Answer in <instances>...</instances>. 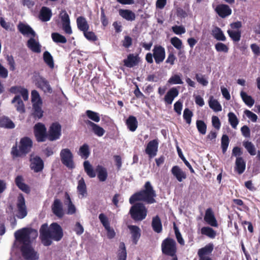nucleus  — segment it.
I'll return each mask as SVG.
<instances>
[{"mask_svg":"<svg viewBox=\"0 0 260 260\" xmlns=\"http://www.w3.org/2000/svg\"><path fill=\"white\" fill-rule=\"evenodd\" d=\"M63 230L61 226L56 222L52 223L49 227L47 223L43 224L40 229V238L43 245L48 246L51 245L52 241H60L63 237Z\"/></svg>","mask_w":260,"mask_h":260,"instance_id":"f257e3e1","label":"nucleus"},{"mask_svg":"<svg viewBox=\"0 0 260 260\" xmlns=\"http://www.w3.org/2000/svg\"><path fill=\"white\" fill-rule=\"evenodd\" d=\"M143 189L133 194L129 199V202L133 205L137 201H143L151 204L156 202V193L149 181L145 182Z\"/></svg>","mask_w":260,"mask_h":260,"instance_id":"f03ea898","label":"nucleus"},{"mask_svg":"<svg viewBox=\"0 0 260 260\" xmlns=\"http://www.w3.org/2000/svg\"><path fill=\"white\" fill-rule=\"evenodd\" d=\"M33 146L32 140L28 137L21 138L18 148L17 143L11 148V154L13 159L22 157L29 153Z\"/></svg>","mask_w":260,"mask_h":260,"instance_id":"7ed1b4c3","label":"nucleus"},{"mask_svg":"<svg viewBox=\"0 0 260 260\" xmlns=\"http://www.w3.org/2000/svg\"><path fill=\"white\" fill-rule=\"evenodd\" d=\"M38 235L37 230L24 228L18 230L14 233L16 240L19 242H27L31 243L30 238L35 239Z\"/></svg>","mask_w":260,"mask_h":260,"instance_id":"20e7f679","label":"nucleus"},{"mask_svg":"<svg viewBox=\"0 0 260 260\" xmlns=\"http://www.w3.org/2000/svg\"><path fill=\"white\" fill-rule=\"evenodd\" d=\"M129 214L135 221H142L147 216V209L142 203H134L130 209Z\"/></svg>","mask_w":260,"mask_h":260,"instance_id":"39448f33","label":"nucleus"},{"mask_svg":"<svg viewBox=\"0 0 260 260\" xmlns=\"http://www.w3.org/2000/svg\"><path fill=\"white\" fill-rule=\"evenodd\" d=\"M161 249L162 254L169 256H176L177 248L176 241L173 238L168 237L161 243Z\"/></svg>","mask_w":260,"mask_h":260,"instance_id":"423d86ee","label":"nucleus"},{"mask_svg":"<svg viewBox=\"0 0 260 260\" xmlns=\"http://www.w3.org/2000/svg\"><path fill=\"white\" fill-rule=\"evenodd\" d=\"M23 245L21 247L22 256L26 260H37L39 258L37 252L31 246V243L20 242Z\"/></svg>","mask_w":260,"mask_h":260,"instance_id":"0eeeda50","label":"nucleus"},{"mask_svg":"<svg viewBox=\"0 0 260 260\" xmlns=\"http://www.w3.org/2000/svg\"><path fill=\"white\" fill-rule=\"evenodd\" d=\"M60 157L61 163L69 169L75 168L74 156L69 148H64L60 152Z\"/></svg>","mask_w":260,"mask_h":260,"instance_id":"6e6552de","label":"nucleus"},{"mask_svg":"<svg viewBox=\"0 0 260 260\" xmlns=\"http://www.w3.org/2000/svg\"><path fill=\"white\" fill-rule=\"evenodd\" d=\"M61 135V126L57 122L52 123L48 132V139L50 141L60 138Z\"/></svg>","mask_w":260,"mask_h":260,"instance_id":"1a4fd4ad","label":"nucleus"},{"mask_svg":"<svg viewBox=\"0 0 260 260\" xmlns=\"http://www.w3.org/2000/svg\"><path fill=\"white\" fill-rule=\"evenodd\" d=\"M34 135L38 142H45L48 139V133L44 124L38 123L34 126Z\"/></svg>","mask_w":260,"mask_h":260,"instance_id":"9d476101","label":"nucleus"},{"mask_svg":"<svg viewBox=\"0 0 260 260\" xmlns=\"http://www.w3.org/2000/svg\"><path fill=\"white\" fill-rule=\"evenodd\" d=\"M16 207L17 209V217L20 219L24 218L27 214V211L25 199L22 193L19 194L17 197Z\"/></svg>","mask_w":260,"mask_h":260,"instance_id":"9b49d317","label":"nucleus"},{"mask_svg":"<svg viewBox=\"0 0 260 260\" xmlns=\"http://www.w3.org/2000/svg\"><path fill=\"white\" fill-rule=\"evenodd\" d=\"M35 82L37 87L41 89L44 92L49 93L52 92V89L49 81L44 77L39 76L36 78Z\"/></svg>","mask_w":260,"mask_h":260,"instance_id":"f8f14e48","label":"nucleus"},{"mask_svg":"<svg viewBox=\"0 0 260 260\" xmlns=\"http://www.w3.org/2000/svg\"><path fill=\"white\" fill-rule=\"evenodd\" d=\"M153 58L156 64L162 62L166 57V51L164 47L155 45L152 50Z\"/></svg>","mask_w":260,"mask_h":260,"instance_id":"ddd939ff","label":"nucleus"},{"mask_svg":"<svg viewBox=\"0 0 260 260\" xmlns=\"http://www.w3.org/2000/svg\"><path fill=\"white\" fill-rule=\"evenodd\" d=\"M158 147V139H154L149 141L146 147L145 153L148 155L149 158H152L157 154Z\"/></svg>","mask_w":260,"mask_h":260,"instance_id":"4468645a","label":"nucleus"},{"mask_svg":"<svg viewBox=\"0 0 260 260\" xmlns=\"http://www.w3.org/2000/svg\"><path fill=\"white\" fill-rule=\"evenodd\" d=\"M30 168L35 173L41 172L44 167V164L42 158L36 155L30 159Z\"/></svg>","mask_w":260,"mask_h":260,"instance_id":"2eb2a0df","label":"nucleus"},{"mask_svg":"<svg viewBox=\"0 0 260 260\" xmlns=\"http://www.w3.org/2000/svg\"><path fill=\"white\" fill-rule=\"evenodd\" d=\"M141 61V58L138 54H129L127 58L123 60V65L129 68H133L138 66Z\"/></svg>","mask_w":260,"mask_h":260,"instance_id":"dca6fc26","label":"nucleus"},{"mask_svg":"<svg viewBox=\"0 0 260 260\" xmlns=\"http://www.w3.org/2000/svg\"><path fill=\"white\" fill-rule=\"evenodd\" d=\"M204 219L208 224L211 226L217 227L218 226L217 221L211 208L206 209Z\"/></svg>","mask_w":260,"mask_h":260,"instance_id":"f3484780","label":"nucleus"},{"mask_svg":"<svg viewBox=\"0 0 260 260\" xmlns=\"http://www.w3.org/2000/svg\"><path fill=\"white\" fill-rule=\"evenodd\" d=\"M51 210L53 213L59 218L64 215L62 204L58 199H54L51 206Z\"/></svg>","mask_w":260,"mask_h":260,"instance_id":"a211bd4d","label":"nucleus"},{"mask_svg":"<svg viewBox=\"0 0 260 260\" xmlns=\"http://www.w3.org/2000/svg\"><path fill=\"white\" fill-rule=\"evenodd\" d=\"M215 11L219 17L224 18L232 14V9L225 4L218 5L215 9Z\"/></svg>","mask_w":260,"mask_h":260,"instance_id":"6ab92c4d","label":"nucleus"},{"mask_svg":"<svg viewBox=\"0 0 260 260\" xmlns=\"http://www.w3.org/2000/svg\"><path fill=\"white\" fill-rule=\"evenodd\" d=\"M85 123L91 128L93 133L97 136L102 137L104 135L105 129L98 124L89 120H85Z\"/></svg>","mask_w":260,"mask_h":260,"instance_id":"aec40b11","label":"nucleus"},{"mask_svg":"<svg viewBox=\"0 0 260 260\" xmlns=\"http://www.w3.org/2000/svg\"><path fill=\"white\" fill-rule=\"evenodd\" d=\"M179 94V91L176 87L171 88L167 92L164 98L166 105H171L174 99Z\"/></svg>","mask_w":260,"mask_h":260,"instance_id":"412c9836","label":"nucleus"},{"mask_svg":"<svg viewBox=\"0 0 260 260\" xmlns=\"http://www.w3.org/2000/svg\"><path fill=\"white\" fill-rule=\"evenodd\" d=\"M17 28L19 32L23 35H31L32 37L36 36V32L28 24L20 22L17 25Z\"/></svg>","mask_w":260,"mask_h":260,"instance_id":"4be33fe9","label":"nucleus"},{"mask_svg":"<svg viewBox=\"0 0 260 260\" xmlns=\"http://www.w3.org/2000/svg\"><path fill=\"white\" fill-rule=\"evenodd\" d=\"M172 174L179 182H182L187 177L186 173L179 166H173L171 170Z\"/></svg>","mask_w":260,"mask_h":260,"instance_id":"5701e85b","label":"nucleus"},{"mask_svg":"<svg viewBox=\"0 0 260 260\" xmlns=\"http://www.w3.org/2000/svg\"><path fill=\"white\" fill-rule=\"evenodd\" d=\"M52 15L51 10L43 6L40 10L39 18L43 22H47L50 20Z\"/></svg>","mask_w":260,"mask_h":260,"instance_id":"b1692460","label":"nucleus"},{"mask_svg":"<svg viewBox=\"0 0 260 260\" xmlns=\"http://www.w3.org/2000/svg\"><path fill=\"white\" fill-rule=\"evenodd\" d=\"M246 169V162L242 157H237L235 161V171L238 174H242Z\"/></svg>","mask_w":260,"mask_h":260,"instance_id":"393cba45","label":"nucleus"},{"mask_svg":"<svg viewBox=\"0 0 260 260\" xmlns=\"http://www.w3.org/2000/svg\"><path fill=\"white\" fill-rule=\"evenodd\" d=\"M10 92L13 93H20L24 101H27L28 98V90L21 86H12L11 87Z\"/></svg>","mask_w":260,"mask_h":260,"instance_id":"a878e982","label":"nucleus"},{"mask_svg":"<svg viewBox=\"0 0 260 260\" xmlns=\"http://www.w3.org/2000/svg\"><path fill=\"white\" fill-rule=\"evenodd\" d=\"M78 194L81 196V198L86 197L87 195V187L85 182L84 179L82 177L78 181V185L77 187Z\"/></svg>","mask_w":260,"mask_h":260,"instance_id":"bb28decb","label":"nucleus"},{"mask_svg":"<svg viewBox=\"0 0 260 260\" xmlns=\"http://www.w3.org/2000/svg\"><path fill=\"white\" fill-rule=\"evenodd\" d=\"M214 249L213 244L210 243L207 244L205 246L200 248L198 252L199 257H208V255L210 254L213 251Z\"/></svg>","mask_w":260,"mask_h":260,"instance_id":"cd10ccee","label":"nucleus"},{"mask_svg":"<svg viewBox=\"0 0 260 260\" xmlns=\"http://www.w3.org/2000/svg\"><path fill=\"white\" fill-rule=\"evenodd\" d=\"M119 15L127 21H133L136 19V15L134 12L130 10L119 9Z\"/></svg>","mask_w":260,"mask_h":260,"instance_id":"c85d7f7f","label":"nucleus"},{"mask_svg":"<svg viewBox=\"0 0 260 260\" xmlns=\"http://www.w3.org/2000/svg\"><path fill=\"white\" fill-rule=\"evenodd\" d=\"M96 173L100 181L104 182L108 178L107 169L101 165H98L96 167Z\"/></svg>","mask_w":260,"mask_h":260,"instance_id":"c756f323","label":"nucleus"},{"mask_svg":"<svg viewBox=\"0 0 260 260\" xmlns=\"http://www.w3.org/2000/svg\"><path fill=\"white\" fill-rule=\"evenodd\" d=\"M12 103H15V107L16 110L20 113H23L25 112L24 104L22 101L19 95H15L12 101Z\"/></svg>","mask_w":260,"mask_h":260,"instance_id":"7c9ffc66","label":"nucleus"},{"mask_svg":"<svg viewBox=\"0 0 260 260\" xmlns=\"http://www.w3.org/2000/svg\"><path fill=\"white\" fill-rule=\"evenodd\" d=\"M77 25L79 30L83 32L88 30L89 25L86 19L83 16H79L77 18Z\"/></svg>","mask_w":260,"mask_h":260,"instance_id":"2f4dec72","label":"nucleus"},{"mask_svg":"<svg viewBox=\"0 0 260 260\" xmlns=\"http://www.w3.org/2000/svg\"><path fill=\"white\" fill-rule=\"evenodd\" d=\"M128 228L131 231L133 243L137 244L141 236L140 229L137 225H129Z\"/></svg>","mask_w":260,"mask_h":260,"instance_id":"473e14b6","label":"nucleus"},{"mask_svg":"<svg viewBox=\"0 0 260 260\" xmlns=\"http://www.w3.org/2000/svg\"><path fill=\"white\" fill-rule=\"evenodd\" d=\"M127 128L131 132H135L138 127V122L136 117L129 116L125 121Z\"/></svg>","mask_w":260,"mask_h":260,"instance_id":"72a5a7b5","label":"nucleus"},{"mask_svg":"<svg viewBox=\"0 0 260 260\" xmlns=\"http://www.w3.org/2000/svg\"><path fill=\"white\" fill-rule=\"evenodd\" d=\"M151 226L153 230L155 232L157 233H160L162 232V223L158 215H156L152 218Z\"/></svg>","mask_w":260,"mask_h":260,"instance_id":"f704fd0d","label":"nucleus"},{"mask_svg":"<svg viewBox=\"0 0 260 260\" xmlns=\"http://www.w3.org/2000/svg\"><path fill=\"white\" fill-rule=\"evenodd\" d=\"M23 181L24 179L21 175H18L15 178V182L17 186L23 191L28 193L30 190L29 187Z\"/></svg>","mask_w":260,"mask_h":260,"instance_id":"c9c22d12","label":"nucleus"},{"mask_svg":"<svg viewBox=\"0 0 260 260\" xmlns=\"http://www.w3.org/2000/svg\"><path fill=\"white\" fill-rule=\"evenodd\" d=\"M27 47L33 52L40 53L41 51V45L33 38H30L27 42Z\"/></svg>","mask_w":260,"mask_h":260,"instance_id":"e433bc0d","label":"nucleus"},{"mask_svg":"<svg viewBox=\"0 0 260 260\" xmlns=\"http://www.w3.org/2000/svg\"><path fill=\"white\" fill-rule=\"evenodd\" d=\"M14 123L8 117L3 116L0 118V127L8 129L14 128Z\"/></svg>","mask_w":260,"mask_h":260,"instance_id":"4c0bfd02","label":"nucleus"},{"mask_svg":"<svg viewBox=\"0 0 260 260\" xmlns=\"http://www.w3.org/2000/svg\"><path fill=\"white\" fill-rule=\"evenodd\" d=\"M42 105L38 104H32V115L35 119H40L43 116V111L42 109Z\"/></svg>","mask_w":260,"mask_h":260,"instance_id":"58836bf2","label":"nucleus"},{"mask_svg":"<svg viewBox=\"0 0 260 260\" xmlns=\"http://www.w3.org/2000/svg\"><path fill=\"white\" fill-rule=\"evenodd\" d=\"M90 149L89 145L85 143L81 146L79 148L78 154L82 158L87 159L90 155Z\"/></svg>","mask_w":260,"mask_h":260,"instance_id":"ea45409f","label":"nucleus"},{"mask_svg":"<svg viewBox=\"0 0 260 260\" xmlns=\"http://www.w3.org/2000/svg\"><path fill=\"white\" fill-rule=\"evenodd\" d=\"M126 257L127 252L125 244L123 242H120L117 251L118 260H126Z\"/></svg>","mask_w":260,"mask_h":260,"instance_id":"a19ab883","label":"nucleus"},{"mask_svg":"<svg viewBox=\"0 0 260 260\" xmlns=\"http://www.w3.org/2000/svg\"><path fill=\"white\" fill-rule=\"evenodd\" d=\"M84 171L90 178H94L96 176V170L95 171L90 162L86 160L83 163Z\"/></svg>","mask_w":260,"mask_h":260,"instance_id":"79ce46f5","label":"nucleus"},{"mask_svg":"<svg viewBox=\"0 0 260 260\" xmlns=\"http://www.w3.org/2000/svg\"><path fill=\"white\" fill-rule=\"evenodd\" d=\"M201 233L211 239H214L216 236V231L209 226L203 227L201 230Z\"/></svg>","mask_w":260,"mask_h":260,"instance_id":"37998d69","label":"nucleus"},{"mask_svg":"<svg viewBox=\"0 0 260 260\" xmlns=\"http://www.w3.org/2000/svg\"><path fill=\"white\" fill-rule=\"evenodd\" d=\"M243 146L250 155L253 156L256 154V148L251 142L249 141H244Z\"/></svg>","mask_w":260,"mask_h":260,"instance_id":"c03bdc74","label":"nucleus"},{"mask_svg":"<svg viewBox=\"0 0 260 260\" xmlns=\"http://www.w3.org/2000/svg\"><path fill=\"white\" fill-rule=\"evenodd\" d=\"M86 116L92 122H99L100 121V115L99 113L87 110L85 111Z\"/></svg>","mask_w":260,"mask_h":260,"instance_id":"a18cd8bd","label":"nucleus"},{"mask_svg":"<svg viewBox=\"0 0 260 260\" xmlns=\"http://www.w3.org/2000/svg\"><path fill=\"white\" fill-rule=\"evenodd\" d=\"M228 116L229 122L231 126L234 129L236 128L239 121L235 114L233 112H230L228 113Z\"/></svg>","mask_w":260,"mask_h":260,"instance_id":"49530a36","label":"nucleus"},{"mask_svg":"<svg viewBox=\"0 0 260 260\" xmlns=\"http://www.w3.org/2000/svg\"><path fill=\"white\" fill-rule=\"evenodd\" d=\"M43 59L44 62L51 68H54V61L53 57L51 54L47 51L43 53Z\"/></svg>","mask_w":260,"mask_h":260,"instance_id":"de8ad7c7","label":"nucleus"},{"mask_svg":"<svg viewBox=\"0 0 260 260\" xmlns=\"http://www.w3.org/2000/svg\"><path fill=\"white\" fill-rule=\"evenodd\" d=\"M52 40L56 43L64 44L67 43V40L66 37L58 32H53L51 34Z\"/></svg>","mask_w":260,"mask_h":260,"instance_id":"09e8293b","label":"nucleus"},{"mask_svg":"<svg viewBox=\"0 0 260 260\" xmlns=\"http://www.w3.org/2000/svg\"><path fill=\"white\" fill-rule=\"evenodd\" d=\"M230 140L228 136L226 135H223L221 139V148L223 154L225 153L226 152Z\"/></svg>","mask_w":260,"mask_h":260,"instance_id":"8fccbe9b","label":"nucleus"},{"mask_svg":"<svg viewBox=\"0 0 260 260\" xmlns=\"http://www.w3.org/2000/svg\"><path fill=\"white\" fill-rule=\"evenodd\" d=\"M240 95L244 101V102L248 106H252L254 103V100L252 98L248 95L246 92L242 91L240 93Z\"/></svg>","mask_w":260,"mask_h":260,"instance_id":"3c124183","label":"nucleus"},{"mask_svg":"<svg viewBox=\"0 0 260 260\" xmlns=\"http://www.w3.org/2000/svg\"><path fill=\"white\" fill-rule=\"evenodd\" d=\"M213 32L214 34V37L217 40L222 41H225L226 38L220 28L216 27Z\"/></svg>","mask_w":260,"mask_h":260,"instance_id":"603ef678","label":"nucleus"},{"mask_svg":"<svg viewBox=\"0 0 260 260\" xmlns=\"http://www.w3.org/2000/svg\"><path fill=\"white\" fill-rule=\"evenodd\" d=\"M197 128L199 132L202 135H205L207 131V125L202 120H197L196 121Z\"/></svg>","mask_w":260,"mask_h":260,"instance_id":"864d4df0","label":"nucleus"},{"mask_svg":"<svg viewBox=\"0 0 260 260\" xmlns=\"http://www.w3.org/2000/svg\"><path fill=\"white\" fill-rule=\"evenodd\" d=\"M192 112L188 108H185L183 111V117L186 123L190 124L191 122V118L193 116Z\"/></svg>","mask_w":260,"mask_h":260,"instance_id":"5fc2aeb1","label":"nucleus"},{"mask_svg":"<svg viewBox=\"0 0 260 260\" xmlns=\"http://www.w3.org/2000/svg\"><path fill=\"white\" fill-rule=\"evenodd\" d=\"M31 97L32 104H40V105H42V101L39 92L37 90H33L31 91Z\"/></svg>","mask_w":260,"mask_h":260,"instance_id":"6e6d98bb","label":"nucleus"},{"mask_svg":"<svg viewBox=\"0 0 260 260\" xmlns=\"http://www.w3.org/2000/svg\"><path fill=\"white\" fill-rule=\"evenodd\" d=\"M209 105L210 108L215 112H219L222 110L221 105L216 100H210L209 102Z\"/></svg>","mask_w":260,"mask_h":260,"instance_id":"4d7b16f0","label":"nucleus"},{"mask_svg":"<svg viewBox=\"0 0 260 260\" xmlns=\"http://www.w3.org/2000/svg\"><path fill=\"white\" fill-rule=\"evenodd\" d=\"M228 32L229 36L234 41L238 42L240 41L241 36V31L228 30Z\"/></svg>","mask_w":260,"mask_h":260,"instance_id":"13d9d810","label":"nucleus"},{"mask_svg":"<svg viewBox=\"0 0 260 260\" xmlns=\"http://www.w3.org/2000/svg\"><path fill=\"white\" fill-rule=\"evenodd\" d=\"M177 151H178L179 156L181 158V159L184 162L185 165L188 167V168L190 170V172L191 173H194V171L192 167H191V166L190 165L189 162L186 159L185 157L183 155L181 149L179 147H177Z\"/></svg>","mask_w":260,"mask_h":260,"instance_id":"bf43d9fd","label":"nucleus"},{"mask_svg":"<svg viewBox=\"0 0 260 260\" xmlns=\"http://www.w3.org/2000/svg\"><path fill=\"white\" fill-rule=\"evenodd\" d=\"M83 32L85 38L88 41L95 42L98 40L97 36L93 31L86 30L85 31H83Z\"/></svg>","mask_w":260,"mask_h":260,"instance_id":"052dcab7","label":"nucleus"},{"mask_svg":"<svg viewBox=\"0 0 260 260\" xmlns=\"http://www.w3.org/2000/svg\"><path fill=\"white\" fill-rule=\"evenodd\" d=\"M171 43L177 49L180 50L182 48V41L176 37H174L171 39Z\"/></svg>","mask_w":260,"mask_h":260,"instance_id":"680f3d73","label":"nucleus"},{"mask_svg":"<svg viewBox=\"0 0 260 260\" xmlns=\"http://www.w3.org/2000/svg\"><path fill=\"white\" fill-rule=\"evenodd\" d=\"M168 82L171 84H181L183 83L180 76L177 74L172 76L169 79Z\"/></svg>","mask_w":260,"mask_h":260,"instance_id":"e2e57ef3","label":"nucleus"},{"mask_svg":"<svg viewBox=\"0 0 260 260\" xmlns=\"http://www.w3.org/2000/svg\"><path fill=\"white\" fill-rule=\"evenodd\" d=\"M99 218L105 229L108 228L110 226L108 217L104 213H101L99 216Z\"/></svg>","mask_w":260,"mask_h":260,"instance_id":"0e129e2a","label":"nucleus"},{"mask_svg":"<svg viewBox=\"0 0 260 260\" xmlns=\"http://www.w3.org/2000/svg\"><path fill=\"white\" fill-rule=\"evenodd\" d=\"M215 49L218 52H223L226 53L229 51L228 47L222 43L218 42L215 45Z\"/></svg>","mask_w":260,"mask_h":260,"instance_id":"69168bd1","label":"nucleus"},{"mask_svg":"<svg viewBox=\"0 0 260 260\" xmlns=\"http://www.w3.org/2000/svg\"><path fill=\"white\" fill-rule=\"evenodd\" d=\"M174 229L175 231V234L176 235V237L177 242L180 245H184V241L183 238L182 237V235H181L180 232H179L178 228L176 226L175 224H174Z\"/></svg>","mask_w":260,"mask_h":260,"instance_id":"338daca9","label":"nucleus"},{"mask_svg":"<svg viewBox=\"0 0 260 260\" xmlns=\"http://www.w3.org/2000/svg\"><path fill=\"white\" fill-rule=\"evenodd\" d=\"M196 79L197 81L203 86H206L208 84V81L205 78L204 76L202 75V74H196Z\"/></svg>","mask_w":260,"mask_h":260,"instance_id":"774afa93","label":"nucleus"}]
</instances>
